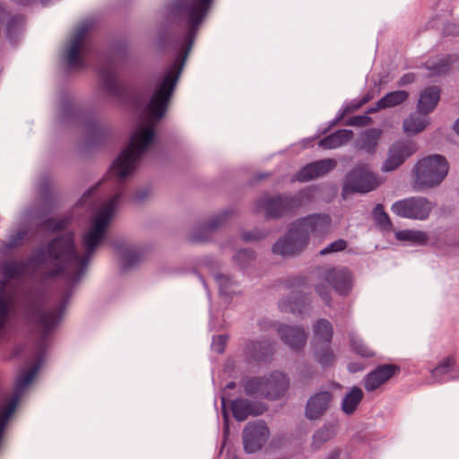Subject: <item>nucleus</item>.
<instances>
[{"label": "nucleus", "instance_id": "4", "mask_svg": "<svg viewBox=\"0 0 459 459\" xmlns=\"http://www.w3.org/2000/svg\"><path fill=\"white\" fill-rule=\"evenodd\" d=\"M448 170L449 164L442 155L433 154L420 160L413 169V188L422 190L438 186Z\"/></svg>", "mask_w": 459, "mask_h": 459}, {"label": "nucleus", "instance_id": "58", "mask_svg": "<svg viewBox=\"0 0 459 459\" xmlns=\"http://www.w3.org/2000/svg\"><path fill=\"white\" fill-rule=\"evenodd\" d=\"M235 387H236V383L235 382H230L226 385V388H228V389H233Z\"/></svg>", "mask_w": 459, "mask_h": 459}, {"label": "nucleus", "instance_id": "13", "mask_svg": "<svg viewBox=\"0 0 459 459\" xmlns=\"http://www.w3.org/2000/svg\"><path fill=\"white\" fill-rule=\"evenodd\" d=\"M418 145L411 140L397 141L394 143L388 151L387 158L383 165V171H393L399 168L406 159L415 153Z\"/></svg>", "mask_w": 459, "mask_h": 459}, {"label": "nucleus", "instance_id": "61", "mask_svg": "<svg viewBox=\"0 0 459 459\" xmlns=\"http://www.w3.org/2000/svg\"><path fill=\"white\" fill-rule=\"evenodd\" d=\"M268 387H275V383L274 382H271V385H267Z\"/></svg>", "mask_w": 459, "mask_h": 459}, {"label": "nucleus", "instance_id": "51", "mask_svg": "<svg viewBox=\"0 0 459 459\" xmlns=\"http://www.w3.org/2000/svg\"><path fill=\"white\" fill-rule=\"evenodd\" d=\"M415 80V75L411 73H409V74H406L404 75H403L399 82H398V85L399 86H405L407 84H410L411 82H413Z\"/></svg>", "mask_w": 459, "mask_h": 459}, {"label": "nucleus", "instance_id": "46", "mask_svg": "<svg viewBox=\"0 0 459 459\" xmlns=\"http://www.w3.org/2000/svg\"><path fill=\"white\" fill-rule=\"evenodd\" d=\"M315 290L316 293L321 297V299L325 302L326 305L330 306L331 304V290L328 285L324 284L323 282L317 283L315 286Z\"/></svg>", "mask_w": 459, "mask_h": 459}, {"label": "nucleus", "instance_id": "1", "mask_svg": "<svg viewBox=\"0 0 459 459\" xmlns=\"http://www.w3.org/2000/svg\"><path fill=\"white\" fill-rule=\"evenodd\" d=\"M120 198L121 194H116L93 216L88 230L82 235L83 255L77 253L72 232H66L52 239L47 248L40 247L33 252L30 264L42 280L53 279L63 274L71 281L75 282L81 279L96 249L104 239Z\"/></svg>", "mask_w": 459, "mask_h": 459}, {"label": "nucleus", "instance_id": "55", "mask_svg": "<svg viewBox=\"0 0 459 459\" xmlns=\"http://www.w3.org/2000/svg\"><path fill=\"white\" fill-rule=\"evenodd\" d=\"M348 368L351 372H358L363 369V367L357 363H351Z\"/></svg>", "mask_w": 459, "mask_h": 459}, {"label": "nucleus", "instance_id": "62", "mask_svg": "<svg viewBox=\"0 0 459 459\" xmlns=\"http://www.w3.org/2000/svg\"><path fill=\"white\" fill-rule=\"evenodd\" d=\"M222 405L223 406L225 405V399H224V397H222Z\"/></svg>", "mask_w": 459, "mask_h": 459}, {"label": "nucleus", "instance_id": "34", "mask_svg": "<svg viewBox=\"0 0 459 459\" xmlns=\"http://www.w3.org/2000/svg\"><path fill=\"white\" fill-rule=\"evenodd\" d=\"M399 240L411 241L417 244L424 245L428 242L429 237L426 232L421 230H401L396 233Z\"/></svg>", "mask_w": 459, "mask_h": 459}, {"label": "nucleus", "instance_id": "12", "mask_svg": "<svg viewBox=\"0 0 459 459\" xmlns=\"http://www.w3.org/2000/svg\"><path fill=\"white\" fill-rule=\"evenodd\" d=\"M270 431L262 420L249 422L243 430V446L247 454L259 451L266 443Z\"/></svg>", "mask_w": 459, "mask_h": 459}, {"label": "nucleus", "instance_id": "30", "mask_svg": "<svg viewBox=\"0 0 459 459\" xmlns=\"http://www.w3.org/2000/svg\"><path fill=\"white\" fill-rule=\"evenodd\" d=\"M455 59L450 56H438L434 59H429L425 66L430 71V75H440L446 74L450 67V65L454 63Z\"/></svg>", "mask_w": 459, "mask_h": 459}, {"label": "nucleus", "instance_id": "56", "mask_svg": "<svg viewBox=\"0 0 459 459\" xmlns=\"http://www.w3.org/2000/svg\"><path fill=\"white\" fill-rule=\"evenodd\" d=\"M453 26V29H455V25H447L445 29L446 32L448 33V34H457L458 32L457 31H454V30H450V27Z\"/></svg>", "mask_w": 459, "mask_h": 459}, {"label": "nucleus", "instance_id": "37", "mask_svg": "<svg viewBox=\"0 0 459 459\" xmlns=\"http://www.w3.org/2000/svg\"><path fill=\"white\" fill-rule=\"evenodd\" d=\"M22 24L23 17L21 15H14L7 21L5 36L11 42H13L16 39L22 30Z\"/></svg>", "mask_w": 459, "mask_h": 459}, {"label": "nucleus", "instance_id": "31", "mask_svg": "<svg viewBox=\"0 0 459 459\" xmlns=\"http://www.w3.org/2000/svg\"><path fill=\"white\" fill-rule=\"evenodd\" d=\"M120 251L122 264L125 269H129L136 265L141 261L143 256L141 250L126 245H123L120 247Z\"/></svg>", "mask_w": 459, "mask_h": 459}, {"label": "nucleus", "instance_id": "26", "mask_svg": "<svg viewBox=\"0 0 459 459\" xmlns=\"http://www.w3.org/2000/svg\"><path fill=\"white\" fill-rule=\"evenodd\" d=\"M307 305V297L299 292H292L290 299H282L279 302V308L282 312H291L301 315Z\"/></svg>", "mask_w": 459, "mask_h": 459}, {"label": "nucleus", "instance_id": "32", "mask_svg": "<svg viewBox=\"0 0 459 459\" xmlns=\"http://www.w3.org/2000/svg\"><path fill=\"white\" fill-rule=\"evenodd\" d=\"M313 352L316 361L322 367H330L333 364L335 356L329 344L315 345Z\"/></svg>", "mask_w": 459, "mask_h": 459}, {"label": "nucleus", "instance_id": "35", "mask_svg": "<svg viewBox=\"0 0 459 459\" xmlns=\"http://www.w3.org/2000/svg\"><path fill=\"white\" fill-rule=\"evenodd\" d=\"M409 97V93L405 91H394L388 92L381 98V104L385 108H394L404 102Z\"/></svg>", "mask_w": 459, "mask_h": 459}, {"label": "nucleus", "instance_id": "41", "mask_svg": "<svg viewBox=\"0 0 459 459\" xmlns=\"http://www.w3.org/2000/svg\"><path fill=\"white\" fill-rule=\"evenodd\" d=\"M71 222V218L65 216L60 219H48L43 222L45 229L57 232L65 229Z\"/></svg>", "mask_w": 459, "mask_h": 459}, {"label": "nucleus", "instance_id": "29", "mask_svg": "<svg viewBox=\"0 0 459 459\" xmlns=\"http://www.w3.org/2000/svg\"><path fill=\"white\" fill-rule=\"evenodd\" d=\"M363 396V392L359 387H351L349 393L345 394L342 402V411L343 413L346 415L353 414L362 401Z\"/></svg>", "mask_w": 459, "mask_h": 459}, {"label": "nucleus", "instance_id": "54", "mask_svg": "<svg viewBox=\"0 0 459 459\" xmlns=\"http://www.w3.org/2000/svg\"><path fill=\"white\" fill-rule=\"evenodd\" d=\"M373 98V95L371 92H367L360 100L359 104L357 106V108L361 107L362 105L368 103L371 99Z\"/></svg>", "mask_w": 459, "mask_h": 459}, {"label": "nucleus", "instance_id": "25", "mask_svg": "<svg viewBox=\"0 0 459 459\" xmlns=\"http://www.w3.org/2000/svg\"><path fill=\"white\" fill-rule=\"evenodd\" d=\"M382 134L383 131L378 128L366 130L358 140V147L368 154L375 153Z\"/></svg>", "mask_w": 459, "mask_h": 459}, {"label": "nucleus", "instance_id": "8", "mask_svg": "<svg viewBox=\"0 0 459 459\" xmlns=\"http://www.w3.org/2000/svg\"><path fill=\"white\" fill-rule=\"evenodd\" d=\"M91 29V24L83 22L78 25L68 40L65 60L70 68H82L86 65L84 56L87 53L85 38Z\"/></svg>", "mask_w": 459, "mask_h": 459}, {"label": "nucleus", "instance_id": "18", "mask_svg": "<svg viewBox=\"0 0 459 459\" xmlns=\"http://www.w3.org/2000/svg\"><path fill=\"white\" fill-rule=\"evenodd\" d=\"M336 165L337 162L333 159H324L309 163L296 174L295 179L299 182L312 180L333 170Z\"/></svg>", "mask_w": 459, "mask_h": 459}, {"label": "nucleus", "instance_id": "2", "mask_svg": "<svg viewBox=\"0 0 459 459\" xmlns=\"http://www.w3.org/2000/svg\"><path fill=\"white\" fill-rule=\"evenodd\" d=\"M212 0H178L172 5L174 14L186 22L187 26L186 43L172 67L154 91L147 106L150 116L161 118L168 108L169 100L179 79L185 62L191 51L198 26L206 16Z\"/></svg>", "mask_w": 459, "mask_h": 459}, {"label": "nucleus", "instance_id": "39", "mask_svg": "<svg viewBox=\"0 0 459 459\" xmlns=\"http://www.w3.org/2000/svg\"><path fill=\"white\" fill-rule=\"evenodd\" d=\"M373 216L378 226L384 230L390 229L392 226L391 220L385 212L383 204H378L375 206Z\"/></svg>", "mask_w": 459, "mask_h": 459}, {"label": "nucleus", "instance_id": "52", "mask_svg": "<svg viewBox=\"0 0 459 459\" xmlns=\"http://www.w3.org/2000/svg\"><path fill=\"white\" fill-rule=\"evenodd\" d=\"M150 194L148 189H141L134 193V199L137 201H143Z\"/></svg>", "mask_w": 459, "mask_h": 459}, {"label": "nucleus", "instance_id": "50", "mask_svg": "<svg viewBox=\"0 0 459 459\" xmlns=\"http://www.w3.org/2000/svg\"><path fill=\"white\" fill-rule=\"evenodd\" d=\"M264 237L263 234L257 232V231H250V232H245L242 235V238L245 241H252V240H257Z\"/></svg>", "mask_w": 459, "mask_h": 459}, {"label": "nucleus", "instance_id": "28", "mask_svg": "<svg viewBox=\"0 0 459 459\" xmlns=\"http://www.w3.org/2000/svg\"><path fill=\"white\" fill-rule=\"evenodd\" d=\"M226 217V212L215 216L207 224L203 225L200 229L191 234V240L193 242H205L207 241L213 230L222 224Z\"/></svg>", "mask_w": 459, "mask_h": 459}, {"label": "nucleus", "instance_id": "20", "mask_svg": "<svg viewBox=\"0 0 459 459\" xmlns=\"http://www.w3.org/2000/svg\"><path fill=\"white\" fill-rule=\"evenodd\" d=\"M264 411L265 407L262 403L250 402L247 399H237L231 403L233 417L238 421H243L249 416L261 415Z\"/></svg>", "mask_w": 459, "mask_h": 459}, {"label": "nucleus", "instance_id": "40", "mask_svg": "<svg viewBox=\"0 0 459 459\" xmlns=\"http://www.w3.org/2000/svg\"><path fill=\"white\" fill-rule=\"evenodd\" d=\"M39 365L35 364L28 370L22 372L17 379L16 385H17L18 389L22 390L25 387H27L35 378V377L39 371Z\"/></svg>", "mask_w": 459, "mask_h": 459}, {"label": "nucleus", "instance_id": "43", "mask_svg": "<svg viewBox=\"0 0 459 459\" xmlns=\"http://www.w3.org/2000/svg\"><path fill=\"white\" fill-rule=\"evenodd\" d=\"M347 247V242L344 239H337L323 248L320 252V255H326L328 254L343 251Z\"/></svg>", "mask_w": 459, "mask_h": 459}, {"label": "nucleus", "instance_id": "59", "mask_svg": "<svg viewBox=\"0 0 459 459\" xmlns=\"http://www.w3.org/2000/svg\"><path fill=\"white\" fill-rule=\"evenodd\" d=\"M229 432H230V428H229L228 424H226L224 427V430H223V434H224L225 437L228 436Z\"/></svg>", "mask_w": 459, "mask_h": 459}, {"label": "nucleus", "instance_id": "17", "mask_svg": "<svg viewBox=\"0 0 459 459\" xmlns=\"http://www.w3.org/2000/svg\"><path fill=\"white\" fill-rule=\"evenodd\" d=\"M400 371L398 366L384 364L377 367L364 378V387L368 392H373L386 383Z\"/></svg>", "mask_w": 459, "mask_h": 459}, {"label": "nucleus", "instance_id": "7", "mask_svg": "<svg viewBox=\"0 0 459 459\" xmlns=\"http://www.w3.org/2000/svg\"><path fill=\"white\" fill-rule=\"evenodd\" d=\"M301 204L299 196L264 195L255 201V211L264 212L266 219H276L295 210Z\"/></svg>", "mask_w": 459, "mask_h": 459}, {"label": "nucleus", "instance_id": "60", "mask_svg": "<svg viewBox=\"0 0 459 459\" xmlns=\"http://www.w3.org/2000/svg\"><path fill=\"white\" fill-rule=\"evenodd\" d=\"M94 191V189H91L89 191H87L84 195H83V198L84 199H87L91 195V193Z\"/></svg>", "mask_w": 459, "mask_h": 459}, {"label": "nucleus", "instance_id": "44", "mask_svg": "<svg viewBox=\"0 0 459 459\" xmlns=\"http://www.w3.org/2000/svg\"><path fill=\"white\" fill-rule=\"evenodd\" d=\"M331 437V430L327 428H323L315 433L313 437V445L317 446L318 445L329 440Z\"/></svg>", "mask_w": 459, "mask_h": 459}, {"label": "nucleus", "instance_id": "24", "mask_svg": "<svg viewBox=\"0 0 459 459\" xmlns=\"http://www.w3.org/2000/svg\"><path fill=\"white\" fill-rule=\"evenodd\" d=\"M353 135L351 130L340 129L321 139L318 144L324 149H336L350 142Z\"/></svg>", "mask_w": 459, "mask_h": 459}, {"label": "nucleus", "instance_id": "21", "mask_svg": "<svg viewBox=\"0 0 459 459\" xmlns=\"http://www.w3.org/2000/svg\"><path fill=\"white\" fill-rule=\"evenodd\" d=\"M99 75L101 80L102 87L109 94L118 96L122 92V85L117 81V74L113 65L108 64L99 70Z\"/></svg>", "mask_w": 459, "mask_h": 459}, {"label": "nucleus", "instance_id": "9", "mask_svg": "<svg viewBox=\"0 0 459 459\" xmlns=\"http://www.w3.org/2000/svg\"><path fill=\"white\" fill-rule=\"evenodd\" d=\"M432 208V204L427 198L415 196L394 203L391 211L402 218L423 221L429 216Z\"/></svg>", "mask_w": 459, "mask_h": 459}, {"label": "nucleus", "instance_id": "36", "mask_svg": "<svg viewBox=\"0 0 459 459\" xmlns=\"http://www.w3.org/2000/svg\"><path fill=\"white\" fill-rule=\"evenodd\" d=\"M248 351L250 355L258 360H264L273 351V345L270 342H252Z\"/></svg>", "mask_w": 459, "mask_h": 459}, {"label": "nucleus", "instance_id": "53", "mask_svg": "<svg viewBox=\"0 0 459 459\" xmlns=\"http://www.w3.org/2000/svg\"><path fill=\"white\" fill-rule=\"evenodd\" d=\"M385 106L383 104H381V99L376 103V105L374 107H371L368 108V114H373V113H376L377 111H379L380 109H385Z\"/></svg>", "mask_w": 459, "mask_h": 459}, {"label": "nucleus", "instance_id": "47", "mask_svg": "<svg viewBox=\"0 0 459 459\" xmlns=\"http://www.w3.org/2000/svg\"><path fill=\"white\" fill-rule=\"evenodd\" d=\"M227 336L226 335H219L213 338L212 348L217 353H222L225 350V346L227 343Z\"/></svg>", "mask_w": 459, "mask_h": 459}, {"label": "nucleus", "instance_id": "10", "mask_svg": "<svg viewBox=\"0 0 459 459\" xmlns=\"http://www.w3.org/2000/svg\"><path fill=\"white\" fill-rule=\"evenodd\" d=\"M307 232H301L295 222L286 235L273 247V252L282 256L294 255L304 250L307 245Z\"/></svg>", "mask_w": 459, "mask_h": 459}, {"label": "nucleus", "instance_id": "48", "mask_svg": "<svg viewBox=\"0 0 459 459\" xmlns=\"http://www.w3.org/2000/svg\"><path fill=\"white\" fill-rule=\"evenodd\" d=\"M254 258V252L248 249H243L237 253L235 259L241 264L249 262Z\"/></svg>", "mask_w": 459, "mask_h": 459}, {"label": "nucleus", "instance_id": "23", "mask_svg": "<svg viewBox=\"0 0 459 459\" xmlns=\"http://www.w3.org/2000/svg\"><path fill=\"white\" fill-rule=\"evenodd\" d=\"M333 333L332 324L328 320H317L313 325L312 345L330 344Z\"/></svg>", "mask_w": 459, "mask_h": 459}, {"label": "nucleus", "instance_id": "27", "mask_svg": "<svg viewBox=\"0 0 459 459\" xmlns=\"http://www.w3.org/2000/svg\"><path fill=\"white\" fill-rule=\"evenodd\" d=\"M429 124L428 115L420 113L411 114L403 121V130L407 134H416L423 131Z\"/></svg>", "mask_w": 459, "mask_h": 459}, {"label": "nucleus", "instance_id": "5", "mask_svg": "<svg viewBox=\"0 0 459 459\" xmlns=\"http://www.w3.org/2000/svg\"><path fill=\"white\" fill-rule=\"evenodd\" d=\"M290 381L285 374L276 371L269 377H251L245 381L244 390L247 395L263 396L275 400L282 396Z\"/></svg>", "mask_w": 459, "mask_h": 459}, {"label": "nucleus", "instance_id": "14", "mask_svg": "<svg viewBox=\"0 0 459 459\" xmlns=\"http://www.w3.org/2000/svg\"><path fill=\"white\" fill-rule=\"evenodd\" d=\"M62 311L61 305L56 308L48 310L37 308L30 313V319L36 325L43 338H45L60 321Z\"/></svg>", "mask_w": 459, "mask_h": 459}, {"label": "nucleus", "instance_id": "22", "mask_svg": "<svg viewBox=\"0 0 459 459\" xmlns=\"http://www.w3.org/2000/svg\"><path fill=\"white\" fill-rule=\"evenodd\" d=\"M440 100V90L437 86L425 88L420 94L418 110L425 115L432 112Z\"/></svg>", "mask_w": 459, "mask_h": 459}, {"label": "nucleus", "instance_id": "45", "mask_svg": "<svg viewBox=\"0 0 459 459\" xmlns=\"http://www.w3.org/2000/svg\"><path fill=\"white\" fill-rule=\"evenodd\" d=\"M371 122L372 118L368 116H353L347 120L346 125L350 126H364L369 125Z\"/></svg>", "mask_w": 459, "mask_h": 459}, {"label": "nucleus", "instance_id": "16", "mask_svg": "<svg viewBox=\"0 0 459 459\" xmlns=\"http://www.w3.org/2000/svg\"><path fill=\"white\" fill-rule=\"evenodd\" d=\"M282 342L294 351H300L307 342V335L301 326L273 324Z\"/></svg>", "mask_w": 459, "mask_h": 459}, {"label": "nucleus", "instance_id": "57", "mask_svg": "<svg viewBox=\"0 0 459 459\" xmlns=\"http://www.w3.org/2000/svg\"><path fill=\"white\" fill-rule=\"evenodd\" d=\"M454 130L457 134H459V118L456 120V122L454 125Z\"/></svg>", "mask_w": 459, "mask_h": 459}, {"label": "nucleus", "instance_id": "38", "mask_svg": "<svg viewBox=\"0 0 459 459\" xmlns=\"http://www.w3.org/2000/svg\"><path fill=\"white\" fill-rule=\"evenodd\" d=\"M214 277L219 285L221 295L230 296L236 293L237 284L229 276L224 274H216Z\"/></svg>", "mask_w": 459, "mask_h": 459}, {"label": "nucleus", "instance_id": "49", "mask_svg": "<svg viewBox=\"0 0 459 459\" xmlns=\"http://www.w3.org/2000/svg\"><path fill=\"white\" fill-rule=\"evenodd\" d=\"M25 236L26 232L23 230L16 232L13 236L10 238L8 242V247H14L16 246H19L24 239Z\"/></svg>", "mask_w": 459, "mask_h": 459}, {"label": "nucleus", "instance_id": "42", "mask_svg": "<svg viewBox=\"0 0 459 459\" xmlns=\"http://www.w3.org/2000/svg\"><path fill=\"white\" fill-rule=\"evenodd\" d=\"M455 363V359L453 356L445 358L433 370L432 375L434 377H437L447 374Z\"/></svg>", "mask_w": 459, "mask_h": 459}, {"label": "nucleus", "instance_id": "11", "mask_svg": "<svg viewBox=\"0 0 459 459\" xmlns=\"http://www.w3.org/2000/svg\"><path fill=\"white\" fill-rule=\"evenodd\" d=\"M317 275L340 295H347L351 290V274L344 268L324 267L318 270Z\"/></svg>", "mask_w": 459, "mask_h": 459}, {"label": "nucleus", "instance_id": "6", "mask_svg": "<svg viewBox=\"0 0 459 459\" xmlns=\"http://www.w3.org/2000/svg\"><path fill=\"white\" fill-rule=\"evenodd\" d=\"M380 185V179L368 169V165H358L346 175L342 195L346 199L351 194L368 193L377 188Z\"/></svg>", "mask_w": 459, "mask_h": 459}, {"label": "nucleus", "instance_id": "19", "mask_svg": "<svg viewBox=\"0 0 459 459\" xmlns=\"http://www.w3.org/2000/svg\"><path fill=\"white\" fill-rule=\"evenodd\" d=\"M333 400L332 393L328 391L319 392L309 398L306 406V416L309 420L321 418L328 410Z\"/></svg>", "mask_w": 459, "mask_h": 459}, {"label": "nucleus", "instance_id": "15", "mask_svg": "<svg viewBox=\"0 0 459 459\" xmlns=\"http://www.w3.org/2000/svg\"><path fill=\"white\" fill-rule=\"evenodd\" d=\"M295 224L301 230L307 232V239L309 235L323 236L329 231L331 218L327 214H312L295 221Z\"/></svg>", "mask_w": 459, "mask_h": 459}, {"label": "nucleus", "instance_id": "3", "mask_svg": "<svg viewBox=\"0 0 459 459\" xmlns=\"http://www.w3.org/2000/svg\"><path fill=\"white\" fill-rule=\"evenodd\" d=\"M154 126L142 125L130 137L128 146L121 152L110 169L109 174L120 181L131 175L138 160L151 147L154 140Z\"/></svg>", "mask_w": 459, "mask_h": 459}, {"label": "nucleus", "instance_id": "33", "mask_svg": "<svg viewBox=\"0 0 459 459\" xmlns=\"http://www.w3.org/2000/svg\"><path fill=\"white\" fill-rule=\"evenodd\" d=\"M349 341L351 350L358 355L364 358H371L375 355L374 351L354 333H349Z\"/></svg>", "mask_w": 459, "mask_h": 459}, {"label": "nucleus", "instance_id": "63", "mask_svg": "<svg viewBox=\"0 0 459 459\" xmlns=\"http://www.w3.org/2000/svg\"><path fill=\"white\" fill-rule=\"evenodd\" d=\"M232 459H239V458H238V457H234V458H232Z\"/></svg>", "mask_w": 459, "mask_h": 459}]
</instances>
